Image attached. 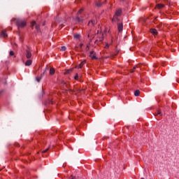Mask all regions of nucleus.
Here are the masks:
<instances>
[{
	"label": "nucleus",
	"mask_w": 179,
	"mask_h": 179,
	"mask_svg": "<svg viewBox=\"0 0 179 179\" xmlns=\"http://www.w3.org/2000/svg\"><path fill=\"white\" fill-rule=\"evenodd\" d=\"M43 153H45V150H43Z\"/></svg>",
	"instance_id": "nucleus-35"
},
{
	"label": "nucleus",
	"mask_w": 179,
	"mask_h": 179,
	"mask_svg": "<svg viewBox=\"0 0 179 179\" xmlns=\"http://www.w3.org/2000/svg\"><path fill=\"white\" fill-rule=\"evenodd\" d=\"M31 24L32 27L35 26L36 29L38 31H40V26L37 25V24L34 21H33Z\"/></svg>",
	"instance_id": "nucleus-6"
},
{
	"label": "nucleus",
	"mask_w": 179,
	"mask_h": 179,
	"mask_svg": "<svg viewBox=\"0 0 179 179\" xmlns=\"http://www.w3.org/2000/svg\"><path fill=\"white\" fill-rule=\"evenodd\" d=\"M49 73L50 75H54V73H55V69H54V68H50Z\"/></svg>",
	"instance_id": "nucleus-18"
},
{
	"label": "nucleus",
	"mask_w": 179,
	"mask_h": 179,
	"mask_svg": "<svg viewBox=\"0 0 179 179\" xmlns=\"http://www.w3.org/2000/svg\"><path fill=\"white\" fill-rule=\"evenodd\" d=\"M139 94H141V91H139V90H137L134 92V96H136V97H138Z\"/></svg>",
	"instance_id": "nucleus-19"
},
{
	"label": "nucleus",
	"mask_w": 179,
	"mask_h": 179,
	"mask_svg": "<svg viewBox=\"0 0 179 179\" xmlns=\"http://www.w3.org/2000/svg\"><path fill=\"white\" fill-rule=\"evenodd\" d=\"M89 50H90V47H89V45H87V47H86V51H89Z\"/></svg>",
	"instance_id": "nucleus-29"
},
{
	"label": "nucleus",
	"mask_w": 179,
	"mask_h": 179,
	"mask_svg": "<svg viewBox=\"0 0 179 179\" xmlns=\"http://www.w3.org/2000/svg\"><path fill=\"white\" fill-rule=\"evenodd\" d=\"M71 72L69 71V70H67L66 71V75H68V73H70Z\"/></svg>",
	"instance_id": "nucleus-30"
},
{
	"label": "nucleus",
	"mask_w": 179,
	"mask_h": 179,
	"mask_svg": "<svg viewBox=\"0 0 179 179\" xmlns=\"http://www.w3.org/2000/svg\"><path fill=\"white\" fill-rule=\"evenodd\" d=\"M80 48H82V47H83V43H80Z\"/></svg>",
	"instance_id": "nucleus-31"
},
{
	"label": "nucleus",
	"mask_w": 179,
	"mask_h": 179,
	"mask_svg": "<svg viewBox=\"0 0 179 179\" xmlns=\"http://www.w3.org/2000/svg\"><path fill=\"white\" fill-rule=\"evenodd\" d=\"M73 20H75L76 22H78V23H82L83 22V19L80 18L79 16L73 18Z\"/></svg>",
	"instance_id": "nucleus-8"
},
{
	"label": "nucleus",
	"mask_w": 179,
	"mask_h": 179,
	"mask_svg": "<svg viewBox=\"0 0 179 179\" xmlns=\"http://www.w3.org/2000/svg\"><path fill=\"white\" fill-rule=\"evenodd\" d=\"M62 83H65L63 81Z\"/></svg>",
	"instance_id": "nucleus-41"
},
{
	"label": "nucleus",
	"mask_w": 179,
	"mask_h": 179,
	"mask_svg": "<svg viewBox=\"0 0 179 179\" xmlns=\"http://www.w3.org/2000/svg\"><path fill=\"white\" fill-rule=\"evenodd\" d=\"M117 29H118V31L121 33V31H122L124 29V24H122V23L117 24Z\"/></svg>",
	"instance_id": "nucleus-5"
},
{
	"label": "nucleus",
	"mask_w": 179,
	"mask_h": 179,
	"mask_svg": "<svg viewBox=\"0 0 179 179\" xmlns=\"http://www.w3.org/2000/svg\"><path fill=\"white\" fill-rule=\"evenodd\" d=\"M157 115H160V116L162 117V115H163V113H162V110H157Z\"/></svg>",
	"instance_id": "nucleus-22"
},
{
	"label": "nucleus",
	"mask_w": 179,
	"mask_h": 179,
	"mask_svg": "<svg viewBox=\"0 0 179 179\" xmlns=\"http://www.w3.org/2000/svg\"><path fill=\"white\" fill-rule=\"evenodd\" d=\"M11 22H15L18 29H23V27L26 26V20H20L19 18H13L11 20Z\"/></svg>",
	"instance_id": "nucleus-1"
},
{
	"label": "nucleus",
	"mask_w": 179,
	"mask_h": 179,
	"mask_svg": "<svg viewBox=\"0 0 179 179\" xmlns=\"http://www.w3.org/2000/svg\"><path fill=\"white\" fill-rule=\"evenodd\" d=\"M44 73H45V70L43 71V73L41 75L40 77H36V82L38 83V82H40V80H41V78H42L43 76H44Z\"/></svg>",
	"instance_id": "nucleus-10"
},
{
	"label": "nucleus",
	"mask_w": 179,
	"mask_h": 179,
	"mask_svg": "<svg viewBox=\"0 0 179 179\" xmlns=\"http://www.w3.org/2000/svg\"><path fill=\"white\" fill-rule=\"evenodd\" d=\"M157 9H163L164 8V4L158 3L156 5Z\"/></svg>",
	"instance_id": "nucleus-11"
},
{
	"label": "nucleus",
	"mask_w": 179,
	"mask_h": 179,
	"mask_svg": "<svg viewBox=\"0 0 179 179\" xmlns=\"http://www.w3.org/2000/svg\"><path fill=\"white\" fill-rule=\"evenodd\" d=\"M89 26H94L96 24V21L95 20H91L88 23Z\"/></svg>",
	"instance_id": "nucleus-17"
},
{
	"label": "nucleus",
	"mask_w": 179,
	"mask_h": 179,
	"mask_svg": "<svg viewBox=\"0 0 179 179\" xmlns=\"http://www.w3.org/2000/svg\"><path fill=\"white\" fill-rule=\"evenodd\" d=\"M31 59H29L25 62V66H30V65L32 64Z\"/></svg>",
	"instance_id": "nucleus-13"
},
{
	"label": "nucleus",
	"mask_w": 179,
	"mask_h": 179,
	"mask_svg": "<svg viewBox=\"0 0 179 179\" xmlns=\"http://www.w3.org/2000/svg\"><path fill=\"white\" fill-rule=\"evenodd\" d=\"M27 48L25 50V56L27 59H30L31 58V48L29 47H27Z\"/></svg>",
	"instance_id": "nucleus-3"
},
{
	"label": "nucleus",
	"mask_w": 179,
	"mask_h": 179,
	"mask_svg": "<svg viewBox=\"0 0 179 179\" xmlns=\"http://www.w3.org/2000/svg\"><path fill=\"white\" fill-rule=\"evenodd\" d=\"M86 64V61H83L78 66H76L77 69H80Z\"/></svg>",
	"instance_id": "nucleus-9"
},
{
	"label": "nucleus",
	"mask_w": 179,
	"mask_h": 179,
	"mask_svg": "<svg viewBox=\"0 0 179 179\" xmlns=\"http://www.w3.org/2000/svg\"><path fill=\"white\" fill-rule=\"evenodd\" d=\"M69 179H80V178L71 176Z\"/></svg>",
	"instance_id": "nucleus-23"
},
{
	"label": "nucleus",
	"mask_w": 179,
	"mask_h": 179,
	"mask_svg": "<svg viewBox=\"0 0 179 179\" xmlns=\"http://www.w3.org/2000/svg\"><path fill=\"white\" fill-rule=\"evenodd\" d=\"M10 55L12 57L15 55V52L13 51H10Z\"/></svg>",
	"instance_id": "nucleus-27"
},
{
	"label": "nucleus",
	"mask_w": 179,
	"mask_h": 179,
	"mask_svg": "<svg viewBox=\"0 0 179 179\" xmlns=\"http://www.w3.org/2000/svg\"><path fill=\"white\" fill-rule=\"evenodd\" d=\"M96 6H97L98 8H101V5H103V3L99 1V2L96 3Z\"/></svg>",
	"instance_id": "nucleus-20"
},
{
	"label": "nucleus",
	"mask_w": 179,
	"mask_h": 179,
	"mask_svg": "<svg viewBox=\"0 0 179 179\" xmlns=\"http://www.w3.org/2000/svg\"><path fill=\"white\" fill-rule=\"evenodd\" d=\"M112 22H120V20L118 19V15H114L113 18L112 19Z\"/></svg>",
	"instance_id": "nucleus-15"
},
{
	"label": "nucleus",
	"mask_w": 179,
	"mask_h": 179,
	"mask_svg": "<svg viewBox=\"0 0 179 179\" xmlns=\"http://www.w3.org/2000/svg\"><path fill=\"white\" fill-rule=\"evenodd\" d=\"M78 78H79V75L76 73V76L74 77L75 80H78Z\"/></svg>",
	"instance_id": "nucleus-26"
},
{
	"label": "nucleus",
	"mask_w": 179,
	"mask_h": 179,
	"mask_svg": "<svg viewBox=\"0 0 179 179\" xmlns=\"http://www.w3.org/2000/svg\"><path fill=\"white\" fill-rule=\"evenodd\" d=\"M48 150V148H47L46 150H45V152H47Z\"/></svg>",
	"instance_id": "nucleus-37"
},
{
	"label": "nucleus",
	"mask_w": 179,
	"mask_h": 179,
	"mask_svg": "<svg viewBox=\"0 0 179 179\" xmlns=\"http://www.w3.org/2000/svg\"><path fill=\"white\" fill-rule=\"evenodd\" d=\"M61 50H62V51H66V46H62Z\"/></svg>",
	"instance_id": "nucleus-24"
},
{
	"label": "nucleus",
	"mask_w": 179,
	"mask_h": 179,
	"mask_svg": "<svg viewBox=\"0 0 179 179\" xmlns=\"http://www.w3.org/2000/svg\"><path fill=\"white\" fill-rule=\"evenodd\" d=\"M96 34H99V31H97V33Z\"/></svg>",
	"instance_id": "nucleus-38"
},
{
	"label": "nucleus",
	"mask_w": 179,
	"mask_h": 179,
	"mask_svg": "<svg viewBox=\"0 0 179 179\" xmlns=\"http://www.w3.org/2000/svg\"><path fill=\"white\" fill-rule=\"evenodd\" d=\"M112 22H120V20L118 19V15H114L113 18L112 19Z\"/></svg>",
	"instance_id": "nucleus-14"
},
{
	"label": "nucleus",
	"mask_w": 179,
	"mask_h": 179,
	"mask_svg": "<svg viewBox=\"0 0 179 179\" xmlns=\"http://www.w3.org/2000/svg\"><path fill=\"white\" fill-rule=\"evenodd\" d=\"M75 50H76V51H78V46L75 47Z\"/></svg>",
	"instance_id": "nucleus-32"
},
{
	"label": "nucleus",
	"mask_w": 179,
	"mask_h": 179,
	"mask_svg": "<svg viewBox=\"0 0 179 179\" xmlns=\"http://www.w3.org/2000/svg\"><path fill=\"white\" fill-rule=\"evenodd\" d=\"M109 47H110V44H108V43H106V46H105V48H109Z\"/></svg>",
	"instance_id": "nucleus-28"
},
{
	"label": "nucleus",
	"mask_w": 179,
	"mask_h": 179,
	"mask_svg": "<svg viewBox=\"0 0 179 179\" xmlns=\"http://www.w3.org/2000/svg\"><path fill=\"white\" fill-rule=\"evenodd\" d=\"M72 71H73V69H69V72H72Z\"/></svg>",
	"instance_id": "nucleus-34"
},
{
	"label": "nucleus",
	"mask_w": 179,
	"mask_h": 179,
	"mask_svg": "<svg viewBox=\"0 0 179 179\" xmlns=\"http://www.w3.org/2000/svg\"><path fill=\"white\" fill-rule=\"evenodd\" d=\"M136 68H138V66H135L133 69H136Z\"/></svg>",
	"instance_id": "nucleus-33"
},
{
	"label": "nucleus",
	"mask_w": 179,
	"mask_h": 179,
	"mask_svg": "<svg viewBox=\"0 0 179 179\" xmlns=\"http://www.w3.org/2000/svg\"><path fill=\"white\" fill-rule=\"evenodd\" d=\"M15 45L17 47V44L15 43Z\"/></svg>",
	"instance_id": "nucleus-36"
},
{
	"label": "nucleus",
	"mask_w": 179,
	"mask_h": 179,
	"mask_svg": "<svg viewBox=\"0 0 179 179\" xmlns=\"http://www.w3.org/2000/svg\"><path fill=\"white\" fill-rule=\"evenodd\" d=\"M150 33H152V34H154V36L157 35V29H150Z\"/></svg>",
	"instance_id": "nucleus-12"
},
{
	"label": "nucleus",
	"mask_w": 179,
	"mask_h": 179,
	"mask_svg": "<svg viewBox=\"0 0 179 179\" xmlns=\"http://www.w3.org/2000/svg\"><path fill=\"white\" fill-rule=\"evenodd\" d=\"M122 9H121V8H118L117 10H116V12H115V16H121V15H122Z\"/></svg>",
	"instance_id": "nucleus-7"
},
{
	"label": "nucleus",
	"mask_w": 179,
	"mask_h": 179,
	"mask_svg": "<svg viewBox=\"0 0 179 179\" xmlns=\"http://www.w3.org/2000/svg\"><path fill=\"white\" fill-rule=\"evenodd\" d=\"M104 40V34H99V36L97 37V39L95 41V44H99V43L103 42Z\"/></svg>",
	"instance_id": "nucleus-2"
},
{
	"label": "nucleus",
	"mask_w": 179,
	"mask_h": 179,
	"mask_svg": "<svg viewBox=\"0 0 179 179\" xmlns=\"http://www.w3.org/2000/svg\"><path fill=\"white\" fill-rule=\"evenodd\" d=\"M1 37H8V34H6V31H2L1 33Z\"/></svg>",
	"instance_id": "nucleus-16"
},
{
	"label": "nucleus",
	"mask_w": 179,
	"mask_h": 179,
	"mask_svg": "<svg viewBox=\"0 0 179 179\" xmlns=\"http://www.w3.org/2000/svg\"><path fill=\"white\" fill-rule=\"evenodd\" d=\"M90 57L92 58V59H97V57L96 56V53H94V51L92 50L90 52Z\"/></svg>",
	"instance_id": "nucleus-4"
},
{
	"label": "nucleus",
	"mask_w": 179,
	"mask_h": 179,
	"mask_svg": "<svg viewBox=\"0 0 179 179\" xmlns=\"http://www.w3.org/2000/svg\"><path fill=\"white\" fill-rule=\"evenodd\" d=\"M74 38H76V39L80 38V34H76V35H74Z\"/></svg>",
	"instance_id": "nucleus-21"
},
{
	"label": "nucleus",
	"mask_w": 179,
	"mask_h": 179,
	"mask_svg": "<svg viewBox=\"0 0 179 179\" xmlns=\"http://www.w3.org/2000/svg\"><path fill=\"white\" fill-rule=\"evenodd\" d=\"M141 179H145V178H141Z\"/></svg>",
	"instance_id": "nucleus-40"
},
{
	"label": "nucleus",
	"mask_w": 179,
	"mask_h": 179,
	"mask_svg": "<svg viewBox=\"0 0 179 179\" xmlns=\"http://www.w3.org/2000/svg\"><path fill=\"white\" fill-rule=\"evenodd\" d=\"M82 12H83V9L81 8L80 10L78 11L77 15H80Z\"/></svg>",
	"instance_id": "nucleus-25"
},
{
	"label": "nucleus",
	"mask_w": 179,
	"mask_h": 179,
	"mask_svg": "<svg viewBox=\"0 0 179 179\" xmlns=\"http://www.w3.org/2000/svg\"><path fill=\"white\" fill-rule=\"evenodd\" d=\"M48 68L46 67V71H48Z\"/></svg>",
	"instance_id": "nucleus-39"
}]
</instances>
